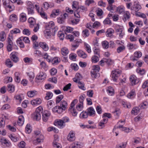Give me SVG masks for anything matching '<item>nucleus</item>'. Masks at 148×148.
I'll return each instance as SVG.
<instances>
[{
    "mask_svg": "<svg viewBox=\"0 0 148 148\" xmlns=\"http://www.w3.org/2000/svg\"><path fill=\"white\" fill-rule=\"evenodd\" d=\"M42 110V108L41 106L37 108L35 112L32 115V117L33 119L36 121L39 120L41 118Z\"/></svg>",
    "mask_w": 148,
    "mask_h": 148,
    "instance_id": "obj_1",
    "label": "nucleus"
},
{
    "mask_svg": "<svg viewBox=\"0 0 148 148\" xmlns=\"http://www.w3.org/2000/svg\"><path fill=\"white\" fill-rule=\"evenodd\" d=\"M121 73V71L118 69H116L112 71L111 76L112 79L114 82H116L118 77Z\"/></svg>",
    "mask_w": 148,
    "mask_h": 148,
    "instance_id": "obj_2",
    "label": "nucleus"
},
{
    "mask_svg": "<svg viewBox=\"0 0 148 148\" xmlns=\"http://www.w3.org/2000/svg\"><path fill=\"white\" fill-rule=\"evenodd\" d=\"M46 74L43 72H40L38 75L36 76L35 78L36 82H39L43 81L46 78Z\"/></svg>",
    "mask_w": 148,
    "mask_h": 148,
    "instance_id": "obj_3",
    "label": "nucleus"
},
{
    "mask_svg": "<svg viewBox=\"0 0 148 148\" xmlns=\"http://www.w3.org/2000/svg\"><path fill=\"white\" fill-rule=\"evenodd\" d=\"M47 28L51 29L54 33L58 30V28L55 27L54 23L53 21L50 22L47 26Z\"/></svg>",
    "mask_w": 148,
    "mask_h": 148,
    "instance_id": "obj_4",
    "label": "nucleus"
},
{
    "mask_svg": "<svg viewBox=\"0 0 148 148\" xmlns=\"http://www.w3.org/2000/svg\"><path fill=\"white\" fill-rule=\"evenodd\" d=\"M0 142L2 145L3 146L5 145L7 147H9L11 146L10 142L9 140H7L5 138H1Z\"/></svg>",
    "mask_w": 148,
    "mask_h": 148,
    "instance_id": "obj_5",
    "label": "nucleus"
},
{
    "mask_svg": "<svg viewBox=\"0 0 148 148\" xmlns=\"http://www.w3.org/2000/svg\"><path fill=\"white\" fill-rule=\"evenodd\" d=\"M27 5L28 6L27 9H31L35 8L36 9H39L40 7L37 4L34 5L30 1L27 2Z\"/></svg>",
    "mask_w": 148,
    "mask_h": 148,
    "instance_id": "obj_6",
    "label": "nucleus"
},
{
    "mask_svg": "<svg viewBox=\"0 0 148 148\" xmlns=\"http://www.w3.org/2000/svg\"><path fill=\"white\" fill-rule=\"evenodd\" d=\"M72 6L73 8L77 9H84L85 8L84 6H79L78 2L77 1L73 2Z\"/></svg>",
    "mask_w": 148,
    "mask_h": 148,
    "instance_id": "obj_7",
    "label": "nucleus"
},
{
    "mask_svg": "<svg viewBox=\"0 0 148 148\" xmlns=\"http://www.w3.org/2000/svg\"><path fill=\"white\" fill-rule=\"evenodd\" d=\"M75 134L73 131H71L67 137L68 140L71 142L75 140Z\"/></svg>",
    "mask_w": 148,
    "mask_h": 148,
    "instance_id": "obj_8",
    "label": "nucleus"
},
{
    "mask_svg": "<svg viewBox=\"0 0 148 148\" xmlns=\"http://www.w3.org/2000/svg\"><path fill=\"white\" fill-rule=\"evenodd\" d=\"M55 125L57 126L59 128L62 129L65 126V124L62 120L60 119L57 122L54 123Z\"/></svg>",
    "mask_w": 148,
    "mask_h": 148,
    "instance_id": "obj_9",
    "label": "nucleus"
},
{
    "mask_svg": "<svg viewBox=\"0 0 148 148\" xmlns=\"http://www.w3.org/2000/svg\"><path fill=\"white\" fill-rule=\"evenodd\" d=\"M125 8L123 6H120L117 7L112 3L109 4L107 8V9H124Z\"/></svg>",
    "mask_w": 148,
    "mask_h": 148,
    "instance_id": "obj_10",
    "label": "nucleus"
},
{
    "mask_svg": "<svg viewBox=\"0 0 148 148\" xmlns=\"http://www.w3.org/2000/svg\"><path fill=\"white\" fill-rule=\"evenodd\" d=\"M142 54L140 51H136L134 54V57L131 58V60L133 61H137L138 58L142 56Z\"/></svg>",
    "mask_w": 148,
    "mask_h": 148,
    "instance_id": "obj_11",
    "label": "nucleus"
},
{
    "mask_svg": "<svg viewBox=\"0 0 148 148\" xmlns=\"http://www.w3.org/2000/svg\"><path fill=\"white\" fill-rule=\"evenodd\" d=\"M130 81L132 85H135L139 82L138 80L137 79V77L134 75L130 77Z\"/></svg>",
    "mask_w": 148,
    "mask_h": 148,
    "instance_id": "obj_12",
    "label": "nucleus"
},
{
    "mask_svg": "<svg viewBox=\"0 0 148 148\" xmlns=\"http://www.w3.org/2000/svg\"><path fill=\"white\" fill-rule=\"evenodd\" d=\"M77 53L79 57L82 58H86L87 56L86 53L81 50H78L77 51Z\"/></svg>",
    "mask_w": 148,
    "mask_h": 148,
    "instance_id": "obj_13",
    "label": "nucleus"
},
{
    "mask_svg": "<svg viewBox=\"0 0 148 148\" xmlns=\"http://www.w3.org/2000/svg\"><path fill=\"white\" fill-rule=\"evenodd\" d=\"M61 12L59 10H53L51 14L50 15L51 18H55L56 16L60 14Z\"/></svg>",
    "mask_w": 148,
    "mask_h": 148,
    "instance_id": "obj_14",
    "label": "nucleus"
},
{
    "mask_svg": "<svg viewBox=\"0 0 148 148\" xmlns=\"http://www.w3.org/2000/svg\"><path fill=\"white\" fill-rule=\"evenodd\" d=\"M99 123V126L101 127V128H103L105 126V124L108 122V118H104Z\"/></svg>",
    "mask_w": 148,
    "mask_h": 148,
    "instance_id": "obj_15",
    "label": "nucleus"
},
{
    "mask_svg": "<svg viewBox=\"0 0 148 148\" xmlns=\"http://www.w3.org/2000/svg\"><path fill=\"white\" fill-rule=\"evenodd\" d=\"M95 112L94 109L92 107H90L87 109V112L88 113V115L90 116H95Z\"/></svg>",
    "mask_w": 148,
    "mask_h": 148,
    "instance_id": "obj_16",
    "label": "nucleus"
},
{
    "mask_svg": "<svg viewBox=\"0 0 148 148\" xmlns=\"http://www.w3.org/2000/svg\"><path fill=\"white\" fill-rule=\"evenodd\" d=\"M40 46L45 51H47L49 49V47L47 44L45 42H40L39 43Z\"/></svg>",
    "mask_w": 148,
    "mask_h": 148,
    "instance_id": "obj_17",
    "label": "nucleus"
},
{
    "mask_svg": "<svg viewBox=\"0 0 148 148\" xmlns=\"http://www.w3.org/2000/svg\"><path fill=\"white\" fill-rule=\"evenodd\" d=\"M41 102V100L40 98H37L31 101V103L33 105L40 104Z\"/></svg>",
    "mask_w": 148,
    "mask_h": 148,
    "instance_id": "obj_18",
    "label": "nucleus"
},
{
    "mask_svg": "<svg viewBox=\"0 0 148 148\" xmlns=\"http://www.w3.org/2000/svg\"><path fill=\"white\" fill-rule=\"evenodd\" d=\"M24 117L22 115L19 116L17 122L18 124L20 126H22L24 123Z\"/></svg>",
    "mask_w": 148,
    "mask_h": 148,
    "instance_id": "obj_19",
    "label": "nucleus"
},
{
    "mask_svg": "<svg viewBox=\"0 0 148 148\" xmlns=\"http://www.w3.org/2000/svg\"><path fill=\"white\" fill-rule=\"evenodd\" d=\"M28 21L29 23V27L31 28H33L35 24V19L33 18H29L28 20Z\"/></svg>",
    "mask_w": 148,
    "mask_h": 148,
    "instance_id": "obj_20",
    "label": "nucleus"
},
{
    "mask_svg": "<svg viewBox=\"0 0 148 148\" xmlns=\"http://www.w3.org/2000/svg\"><path fill=\"white\" fill-rule=\"evenodd\" d=\"M80 74L79 73H77L75 75V77L73 78V80L74 82L77 83L80 81L81 79L82 78Z\"/></svg>",
    "mask_w": 148,
    "mask_h": 148,
    "instance_id": "obj_21",
    "label": "nucleus"
},
{
    "mask_svg": "<svg viewBox=\"0 0 148 148\" xmlns=\"http://www.w3.org/2000/svg\"><path fill=\"white\" fill-rule=\"evenodd\" d=\"M67 102L64 100L61 101L60 102V106H59L61 108H62V109L66 110L67 108Z\"/></svg>",
    "mask_w": 148,
    "mask_h": 148,
    "instance_id": "obj_22",
    "label": "nucleus"
},
{
    "mask_svg": "<svg viewBox=\"0 0 148 148\" xmlns=\"http://www.w3.org/2000/svg\"><path fill=\"white\" fill-rule=\"evenodd\" d=\"M69 51L68 49L66 47H63L61 49V53L64 56H66L69 53Z\"/></svg>",
    "mask_w": 148,
    "mask_h": 148,
    "instance_id": "obj_23",
    "label": "nucleus"
},
{
    "mask_svg": "<svg viewBox=\"0 0 148 148\" xmlns=\"http://www.w3.org/2000/svg\"><path fill=\"white\" fill-rule=\"evenodd\" d=\"M10 56V58L14 62L16 63L18 61V58L14 53L13 52L11 54Z\"/></svg>",
    "mask_w": 148,
    "mask_h": 148,
    "instance_id": "obj_24",
    "label": "nucleus"
},
{
    "mask_svg": "<svg viewBox=\"0 0 148 148\" xmlns=\"http://www.w3.org/2000/svg\"><path fill=\"white\" fill-rule=\"evenodd\" d=\"M37 93L36 90L30 91L27 92V95L29 97H32L36 95Z\"/></svg>",
    "mask_w": 148,
    "mask_h": 148,
    "instance_id": "obj_25",
    "label": "nucleus"
},
{
    "mask_svg": "<svg viewBox=\"0 0 148 148\" xmlns=\"http://www.w3.org/2000/svg\"><path fill=\"white\" fill-rule=\"evenodd\" d=\"M114 32V30L111 28L108 29L106 32V35L108 37H111Z\"/></svg>",
    "mask_w": 148,
    "mask_h": 148,
    "instance_id": "obj_26",
    "label": "nucleus"
},
{
    "mask_svg": "<svg viewBox=\"0 0 148 148\" xmlns=\"http://www.w3.org/2000/svg\"><path fill=\"white\" fill-rule=\"evenodd\" d=\"M66 12L65 13L63 16V18L65 19L69 15L73 13L74 11L73 10H66Z\"/></svg>",
    "mask_w": 148,
    "mask_h": 148,
    "instance_id": "obj_27",
    "label": "nucleus"
},
{
    "mask_svg": "<svg viewBox=\"0 0 148 148\" xmlns=\"http://www.w3.org/2000/svg\"><path fill=\"white\" fill-rule=\"evenodd\" d=\"M140 109L139 107H135L132 109L131 113L132 114L136 115L140 112Z\"/></svg>",
    "mask_w": 148,
    "mask_h": 148,
    "instance_id": "obj_28",
    "label": "nucleus"
},
{
    "mask_svg": "<svg viewBox=\"0 0 148 148\" xmlns=\"http://www.w3.org/2000/svg\"><path fill=\"white\" fill-rule=\"evenodd\" d=\"M90 73L92 77L93 78H96L99 76V73L95 71H91Z\"/></svg>",
    "mask_w": 148,
    "mask_h": 148,
    "instance_id": "obj_29",
    "label": "nucleus"
},
{
    "mask_svg": "<svg viewBox=\"0 0 148 148\" xmlns=\"http://www.w3.org/2000/svg\"><path fill=\"white\" fill-rule=\"evenodd\" d=\"M20 21L22 22H23L26 21L27 20V18L26 14L24 13H22L20 15Z\"/></svg>",
    "mask_w": 148,
    "mask_h": 148,
    "instance_id": "obj_30",
    "label": "nucleus"
},
{
    "mask_svg": "<svg viewBox=\"0 0 148 148\" xmlns=\"http://www.w3.org/2000/svg\"><path fill=\"white\" fill-rule=\"evenodd\" d=\"M36 10L42 17L45 18H47V16L42 10Z\"/></svg>",
    "mask_w": 148,
    "mask_h": 148,
    "instance_id": "obj_31",
    "label": "nucleus"
},
{
    "mask_svg": "<svg viewBox=\"0 0 148 148\" xmlns=\"http://www.w3.org/2000/svg\"><path fill=\"white\" fill-rule=\"evenodd\" d=\"M6 35L5 32L2 31L0 33V41H3L5 39Z\"/></svg>",
    "mask_w": 148,
    "mask_h": 148,
    "instance_id": "obj_32",
    "label": "nucleus"
},
{
    "mask_svg": "<svg viewBox=\"0 0 148 148\" xmlns=\"http://www.w3.org/2000/svg\"><path fill=\"white\" fill-rule=\"evenodd\" d=\"M148 103L147 102H144L141 103L139 105V107L140 109H145L147 108Z\"/></svg>",
    "mask_w": 148,
    "mask_h": 148,
    "instance_id": "obj_33",
    "label": "nucleus"
},
{
    "mask_svg": "<svg viewBox=\"0 0 148 148\" xmlns=\"http://www.w3.org/2000/svg\"><path fill=\"white\" fill-rule=\"evenodd\" d=\"M135 95V90H132L127 95V97L129 98H133Z\"/></svg>",
    "mask_w": 148,
    "mask_h": 148,
    "instance_id": "obj_34",
    "label": "nucleus"
},
{
    "mask_svg": "<svg viewBox=\"0 0 148 148\" xmlns=\"http://www.w3.org/2000/svg\"><path fill=\"white\" fill-rule=\"evenodd\" d=\"M81 147V145L78 144V142H76L72 144L71 148H80Z\"/></svg>",
    "mask_w": 148,
    "mask_h": 148,
    "instance_id": "obj_35",
    "label": "nucleus"
},
{
    "mask_svg": "<svg viewBox=\"0 0 148 148\" xmlns=\"http://www.w3.org/2000/svg\"><path fill=\"white\" fill-rule=\"evenodd\" d=\"M15 76V81L17 83H19L20 81V79L19 77L20 73L19 72H16L14 74Z\"/></svg>",
    "mask_w": 148,
    "mask_h": 148,
    "instance_id": "obj_36",
    "label": "nucleus"
},
{
    "mask_svg": "<svg viewBox=\"0 0 148 148\" xmlns=\"http://www.w3.org/2000/svg\"><path fill=\"white\" fill-rule=\"evenodd\" d=\"M53 96V93L50 92H47L46 94L45 98L47 100L51 99Z\"/></svg>",
    "mask_w": 148,
    "mask_h": 148,
    "instance_id": "obj_37",
    "label": "nucleus"
},
{
    "mask_svg": "<svg viewBox=\"0 0 148 148\" xmlns=\"http://www.w3.org/2000/svg\"><path fill=\"white\" fill-rule=\"evenodd\" d=\"M44 136L42 135H40L37 136L36 140L38 143H40L43 141L44 139Z\"/></svg>",
    "mask_w": 148,
    "mask_h": 148,
    "instance_id": "obj_38",
    "label": "nucleus"
},
{
    "mask_svg": "<svg viewBox=\"0 0 148 148\" xmlns=\"http://www.w3.org/2000/svg\"><path fill=\"white\" fill-rule=\"evenodd\" d=\"M58 36L59 38L61 40H63L64 38V34L63 32L61 31H60L58 32Z\"/></svg>",
    "mask_w": 148,
    "mask_h": 148,
    "instance_id": "obj_39",
    "label": "nucleus"
},
{
    "mask_svg": "<svg viewBox=\"0 0 148 148\" xmlns=\"http://www.w3.org/2000/svg\"><path fill=\"white\" fill-rule=\"evenodd\" d=\"M51 31L52 30L51 29L47 28L44 32L45 36H47L49 37H50L51 36Z\"/></svg>",
    "mask_w": 148,
    "mask_h": 148,
    "instance_id": "obj_40",
    "label": "nucleus"
},
{
    "mask_svg": "<svg viewBox=\"0 0 148 148\" xmlns=\"http://www.w3.org/2000/svg\"><path fill=\"white\" fill-rule=\"evenodd\" d=\"M9 19L12 22L16 21L17 20L16 15L14 14L11 15L10 16Z\"/></svg>",
    "mask_w": 148,
    "mask_h": 148,
    "instance_id": "obj_41",
    "label": "nucleus"
},
{
    "mask_svg": "<svg viewBox=\"0 0 148 148\" xmlns=\"http://www.w3.org/2000/svg\"><path fill=\"white\" fill-rule=\"evenodd\" d=\"M8 90L11 92H13L14 90V86L12 84H8Z\"/></svg>",
    "mask_w": 148,
    "mask_h": 148,
    "instance_id": "obj_42",
    "label": "nucleus"
},
{
    "mask_svg": "<svg viewBox=\"0 0 148 148\" xmlns=\"http://www.w3.org/2000/svg\"><path fill=\"white\" fill-rule=\"evenodd\" d=\"M133 8L136 9H140L142 8L139 3L138 2H135L134 3Z\"/></svg>",
    "mask_w": 148,
    "mask_h": 148,
    "instance_id": "obj_43",
    "label": "nucleus"
},
{
    "mask_svg": "<svg viewBox=\"0 0 148 148\" xmlns=\"http://www.w3.org/2000/svg\"><path fill=\"white\" fill-rule=\"evenodd\" d=\"M82 33L83 37L85 38L88 36L89 35V31L87 29L83 30L82 31Z\"/></svg>",
    "mask_w": 148,
    "mask_h": 148,
    "instance_id": "obj_44",
    "label": "nucleus"
},
{
    "mask_svg": "<svg viewBox=\"0 0 148 148\" xmlns=\"http://www.w3.org/2000/svg\"><path fill=\"white\" fill-rule=\"evenodd\" d=\"M125 47L123 45L118 47L116 49V51L118 53H119L125 50Z\"/></svg>",
    "mask_w": 148,
    "mask_h": 148,
    "instance_id": "obj_45",
    "label": "nucleus"
},
{
    "mask_svg": "<svg viewBox=\"0 0 148 148\" xmlns=\"http://www.w3.org/2000/svg\"><path fill=\"white\" fill-rule=\"evenodd\" d=\"M27 74L29 77L30 81L32 82L34 77V74L32 72H30L28 73Z\"/></svg>",
    "mask_w": 148,
    "mask_h": 148,
    "instance_id": "obj_46",
    "label": "nucleus"
},
{
    "mask_svg": "<svg viewBox=\"0 0 148 148\" xmlns=\"http://www.w3.org/2000/svg\"><path fill=\"white\" fill-rule=\"evenodd\" d=\"M88 114L86 112H82L80 115V117L82 118H86L88 117Z\"/></svg>",
    "mask_w": 148,
    "mask_h": 148,
    "instance_id": "obj_47",
    "label": "nucleus"
},
{
    "mask_svg": "<svg viewBox=\"0 0 148 148\" xmlns=\"http://www.w3.org/2000/svg\"><path fill=\"white\" fill-rule=\"evenodd\" d=\"M77 83H78V86L79 88L84 90H86L84 83H82L81 82H79Z\"/></svg>",
    "mask_w": 148,
    "mask_h": 148,
    "instance_id": "obj_48",
    "label": "nucleus"
},
{
    "mask_svg": "<svg viewBox=\"0 0 148 148\" xmlns=\"http://www.w3.org/2000/svg\"><path fill=\"white\" fill-rule=\"evenodd\" d=\"M105 62L108 65H110L113 64V61L109 58H105Z\"/></svg>",
    "mask_w": 148,
    "mask_h": 148,
    "instance_id": "obj_49",
    "label": "nucleus"
},
{
    "mask_svg": "<svg viewBox=\"0 0 148 148\" xmlns=\"http://www.w3.org/2000/svg\"><path fill=\"white\" fill-rule=\"evenodd\" d=\"M84 45L85 46L86 51H87V52L89 53H90L91 52V51L90 46L88 44L86 43H84Z\"/></svg>",
    "mask_w": 148,
    "mask_h": 148,
    "instance_id": "obj_50",
    "label": "nucleus"
},
{
    "mask_svg": "<svg viewBox=\"0 0 148 148\" xmlns=\"http://www.w3.org/2000/svg\"><path fill=\"white\" fill-rule=\"evenodd\" d=\"M83 103H79L76 106V108L77 110L79 111H81L83 109Z\"/></svg>",
    "mask_w": 148,
    "mask_h": 148,
    "instance_id": "obj_51",
    "label": "nucleus"
},
{
    "mask_svg": "<svg viewBox=\"0 0 148 148\" xmlns=\"http://www.w3.org/2000/svg\"><path fill=\"white\" fill-rule=\"evenodd\" d=\"M60 60L58 58H52L51 62L52 64H58L60 62Z\"/></svg>",
    "mask_w": 148,
    "mask_h": 148,
    "instance_id": "obj_52",
    "label": "nucleus"
},
{
    "mask_svg": "<svg viewBox=\"0 0 148 148\" xmlns=\"http://www.w3.org/2000/svg\"><path fill=\"white\" fill-rule=\"evenodd\" d=\"M77 57V55L75 53H72L69 55V58L72 60L73 61H75L76 60V58Z\"/></svg>",
    "mask_w": 148,
    "mask_h": 148,
    "instance_id": "obj_53",
    "label": "nucleus"
},
{
    "mask_svg": "<svg viewBox=\"0 0 148 148\" xmlns=\"http://www.w3.org/2000/svg\"><path fill=\"white\" fill-rule=\"evenodd\" d=\"M103 23L104 25H111L112 24L111 21L108 18H106L104 21Z\"/></svg>",
    "mask_w": 148,
    "mask_h": 148,
    "instance_id": "obj_54",
    "label": "nucleus"
},
{
    "mask_svg": "<svg viewBox=\"0 0 148 148\" xmlns=\"http://www.w3.org/2000/svg\"><path fill=\"white\" fill-rule=\"evenodd\" d=\"M91 59L92 62L95 63L97 62L99 60L98 57L96 56H93Z\"/></svg>",
    "mask_w": 148,
    "mask_h": 148,
    "instance_id": "obj_55",
    "label": "nucleus"
},
{
    "mask_svg": "<svg viewBox=\"0 0 148 148\" xmlns=\"http://www.w3.org/2000/svg\"><path fill=\"white\" fill-rule=\"evenodd\" d=\"M78 101V100L77 99H75L73 101H72L71 105V107L69 109V110H71L72 109V108H73L75 106V104Z\"/></svg>",
    "mask_w": 148,
    "mask_h": 148,
    "instance_id": "obj_56",
    "label": "nucleus"
},
{
    "mask_svg": "<svg viewBox=\"0 0 148 148\" xmlns=\"http://www.w3.org/2000/svg\"><path fill=\"white\" fill-rule=\"evenodd\" d=\"M64 96L62 95H61L58 96L56 98V103H59L61 100L63 98Z\"/></svg>",
    "mask_w": 148,
    "mask_h": 148,
    "instance_id": "obj_57",
    "label": "nucleus"
},
{
    "mask_svg": "<svg viewBox=\"0 0 148 148\" xmlns=\"http://www.w3.org/2000/svg\"><path fill=\"white\" fill-rule=\"evenodd\" d=\"M5 64L6 65L9 67H11L13 66L11 61L10 60V59H8L6 60Z\"/></svg>",
    "mask_w": 148,
    "mask_h": 148,
    "instance_id": "obj_58",
    "label": "nucleus"
},
{
    "mask_svg": "<svg viewBox=\"0 0 148 148\" xmlns=\"http://www.w3.org/2000/svg\"><path fill=\"white\" fill-rule=\"evenodd\" d=\"M102 45L103 48L106 49H108L109 47L108 43L106 41H104L103 42Z\"/></svg>",
    "mask_w": 148,
    "mask_h": 148,
    "instance_id": "obj_59",
    "label": "nucleus"
},
{
    "mask_svg": "<svg viewBox=\"0 0 148 148\" xmlns=\"http://www.w3.org/2000/svg\"><path fill=\"white\" fill-rule=\"evenodd\" d=\"M17 42L20 45V46L21 48H24V45L23 42L22 41V40L19 38L17 40Z\"/></svg>",
    "mask_w": 148,
    "mask_h": 148,
    "instance_id": "obj_60",
    "label": "nucleus"
},
{
    "mask_svg": "<svg viewBox=\"0 0 148 148\" xmlns=\"http://www.w3.org/2000/svg\"><path fill=\"white\" fill-rule=\"evenodd\" d=\"M26 130L28 134L30 133L32 130V127L29 125L27 124L26 127Z\"/></svg>",
    "mask_w": 148,
    "mask_h": 148,
    "instance_id": "obj_61",
    "label": "nucleus"
},
{
    "mask_svg": "<svg viewBox=\"0 0 148 148\" xmlns=\"http://www.w3.org/2000/svg\"><path fill=\"white\" fill-rule=\"evenodd\" d=\"M96 110L97 113L100 114L102 112V110L101 106H98L96 107Z\"/></svg>",
    "mask_w": 148,
    "mask_h": 148,
    "instance_id": "obj_62",
    "label": "nucleus"
},
{
    "mask_svg": "<svg viewBox=\"0 0 148 148\" xmlns=\"http://www.w3.org/2000/svg\"><path fill=\"white\" fill-rule=\"evenodd\" d=\"M94 92L92 90H90L87 91V96L89 97H92Z\"/></svg>",
    "mask_w": 148,
    "mask_h": 148,
    "instance_id": "obj_63",
    "label": "nucleus"
},
{
    "mask_svg": "<svg viewBox=\"0 0 148 148\" xmlns=\"http://www.w3.org/2000/svg\"><path fill=\"white\" fill-rule=\"evenodd\" d=\"M79 21V18L74 19L71 20V22L73 25H75L77 24Z\"/></svg>",
    "mask_w": 148,
    "mask_h": 148,
    "instance_id": "obj_64",
    "label": "nucleus"
}]
</instances>
